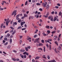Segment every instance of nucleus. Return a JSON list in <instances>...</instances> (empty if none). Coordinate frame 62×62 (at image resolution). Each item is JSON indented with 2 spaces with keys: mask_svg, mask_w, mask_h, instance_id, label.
<instances>
[{
  "mask_svg": "<svg viewBox=\"0 0 62 62\" xmlns=\"http://www.w3.org/2000/svg\"><path fill=\"white\" fill-rule=\"evenodd\" d=\"M53 20L54 19H53V18H51L50 19V21H52V22H53Z\"/></svg>",
  "mask_w": 62,
  "mask_h": 62,
  "instance_id": "35",
  "label": "nucleus"
},
{
  "mask_svg": "<svg viewBox=\"0 0 62 62\" xmlns=\"http://www.w3.org/2000/svg\"><path fill=\"white\" fill-rule=\"evenodd\" d=\"M13 25H14H14H15L14 24H15V25H17V23L16 22H15L14 23H13Z\"/></svg>",
  "mask_w": 62,
  "mask_h": 62,
  "instance_id": "18",
  "label": "nucleus"
},
{
  "mask_svg": "<svg viewBox=\"0 0 62 62\" xmlns=\"http://www.w3.org/2000/svg\"><path fill=\"white\" fill-rule=\"evenodd\" d=\"M25 51V50L23 49H21L20 50V52H22L23 53V52H24Z\"/></svg>",
  "mask_w": 62,
  "mask_h": 62,
  "instance_id": "8",
  "label": "nucleus"
},
{
  "mask_svg": "<svg viewBox=\"0 0 62 62\" xmlns=\"http://www.w3.org/2000/svg\"><path fill=\"white\" fill-rule=\"evenodd\" d=\"M39 39H40L39 38L38 39H36L35 40V41L34 40V43H36V42H37V43H38L39 42Z\"/></svg>",
  "mask_w": 62,
  "mask_h": 62,
  "instance_id": "2",
  "label": "nucleus"
},
{
  "mask_svg": "<svg viewBox=\"0 0 62 62\" xmlns=\"http://www.w3.org/2000/svg\"><path fill=\"white\" fill-rule=\"evenodd\" d=\"M24 16L25 17H27V14H24Z\"/></svg>",
  "mask_w": 62,
  "mask_h": 62,
  "instance_id": "12",
  "label": "nucleus"
},
{
  "mask_svg": "<svg viewBox=\"0 0 62 62\" xmlns=\"http://www.w3.org/2000/svg\"><path fill=\"white\" fill-rule=\"evenodd\" d=\"M44 16V17H45V18H48V17L47 16H46L45 15Z\"/></svg>",
  "mask_w": 62,
  "mask_h": 62,
  "instance_id": "62",
  "label": "nucleus"
},
{
  "mask_svg": "<svg viewBox=\"0 0 62 62\" xmlns=\"http://www.w3.org/2000/svg\"><path fill=\"white\" fill-rule=\"evenodd\" d=\"M43 48H44V52H45V47L44 46Z\"/></svg>",
  "mask_w": 62,
  "mask_h": 62,
  "instance_id": "41",
  "label": "nucleus"
},
{
  "mask_svg": "<svg viewBox=\"0 0 62 62\" xmlns=\"http://www.w3.org/2000/svg\"><path fill=\"white\" fill-rule=\"evenodd\" d=\"M62 15V13L61 12H60L59 14V16H60V15Z\"/></svg>",
  "mask_w": 62,
  "mask_h": 62,
  "instance_id": "19",
  "label": "nucleus"
},
{
  "mask_svg": "<svg viewBox=\"0 0 62 62\" xmlns=\"http://www.w3.org/2000/svg\"><path fill=\"white\" fill-rule=\"evenodd\" d=\"M15 33V31H14L12 33V35H14Z\"/></svg>",
  "mask_w": 62,
  "mask_h": 62,
  "instance_id": "39",
  "label": "nucleus"
},
{
  "mask_svg": "<svg viewBox=\"0 0 62 62\" xmlns=\"http://www.w3.org/2000/svg\"><path fill=\"white\" fill-rule=\"evenodd\" d=\"M39 10H40V11H42V8H40L39 9Z\"/></svg>",
  "mask_w": 62,
  "mask_h": 62,
  "instance_id": "43",
  "label": "nucleus"
},
{
  "mask_svg": "<svg viewBox=\"0 0 62 62\" xmlns=\"http://www.w3.org/2000/svg\"><path fill=\"white\" fill-rule=\"evenodd\" d=\"M41 41L43 43H44V40H42Z\"/></svg>",
  "mask_w": 62,
  "mask_h": 62,
  "instance_id": "25",
  "label": "nucleus"
},
{
  "mask_svg": "<svg viewBox=\"0 0 62 62\" xmlns=\"http://www.w3.org/2000/svg\"><path fill=\"white\" fill-rule=\"evenodd\" d=\"M13 30H12L10 31V33H12V32H13Z\"/></svg>",
  "mask_w": 62,
  "mask_h": 62,
  "instance_id": "57",
  "label": "nucleus"
},
{
  "mask_svg": "<svg viewBox=\"0 0 62 62\" xmlns=\"http://www.w3.org/2000/svg\"><path fill=\"white\" fill-rule=\"evenodd\" d=\"M46 8L47 9H49V5L48 4L46 6Z\"/></svg>",
  "mask_w": 62,
  "mask_h": 62,
  "instance_id": "9",
  "label": "nucleus"
},
{
  "mask_svg": "<svg viewBox=\"0 0 62 62\" xmlns=\"http://www.w3.org/2000/svg\"><path fill=\"white\" fill-rule=\"evenodd\" d=\"M13 52H14V53H17V51L15 50H13Z\"/></svg>",
  "mask_w": 62,
  "mask_h": 62,
  "instance_id": "24",
  "label": "nucleus"
},
{
  "mask_svg": "<svg viewBox=\"0 0 62 62\" xmlns=\"http://www.w3.org/2000/svg\"><path fill=\"white\" fill-rule=\"evenodd\" d=\"M21 26H22V25H23V22H21Z\"/></svg>",
  "mask_w": 62,
  "mask_h": 62,
  "instance_id": "44",
  "label": "nucleus"
},
{
  "mask_svg": "<svg viewBox=\"0 0 62 62\" xmlns=\"http://www.w3.org/2000/svg\"><path fill=\"white\" fill-rule=\"evenodd\" d=\"M9 21H7L6 22V24L7 25V26H8V23H9Z\"/></svg>",
  "mask_w": 62,
  "mask_h": 62,
  "instance_id": "7",
  "label": "nucleus"
},
{
  "mask_svg": "<svg viewBox=\"0 0 62 62\" xmlns=\"http://www.w3.org/2000/svg\"><path fill=\"white\" fill-rule=\"evenodd\" d=\"M55 8H59V7L57 6H55Z\"/></svg>",
  "mask_w": 62,
  "mask_h": 62,
  "instance_id": "46",
  "label": "nucleus"
},
{
  "mask_svg": "<svg viewBox=\"0 0 62 62\" xmlns=\"http://www.w3.org/2000/svg\"><path fill=\"white\" fill-rule=\"evenodd\" d=\"M55 33V31H53L52 32V34H54V33Z\"/></svg>",
  "mask_w": 62,
  "mask_h": 62,
  "instance_id": "45",
  "label": "nucleus"
},
{
  "mask_svg": "<svg viewBox=\"0 0 62 62\" xmlns=\"http://www.w3.org/2000/svg\"><path fill=\"white\" fill-rule=\"evenodd\" d=\"M47 58L48 59H50V56H48L47 57Z\"/></svg>",
  "mask_w": 62,
  "mask_h": 62,
  "instance_id": "49",
  "label": "nucleus"
},
{
  "mask_svg": "<svg viewBox=\"0 0 62 62\" xmlns=\"http://www.w3.org/2000/svg\"><path fill=\"white\" fill-rule=\"evenodd\" d=\"M37 36H38V35H34L33 37L34 38H36V37H37Z\"/></svg>",
  "mask_w": 62,
  "mask_h": 62,
  "instance_id": "27",
  "label": "nucleus"
},
{
  "mask_svg": "<svg viewBox=\"0 0 62 62\" xmlns=\"http://www.w3.org/2000/svg\"><path fill=\"white\" fill-rule=\"evenodd\" d=\"M8 44V42H6L4 44V45H7Z\"/></svg>",
  "mask_w": 62,
  "mask_h": 62,
  "instance_id": "38",
  "label": "nucleus"
},
{
  "mask_svg": "<svg viewBox=\"0 0 62 62\" xmlns=\"http://www.w3.org/2000/svg\"><path fill=\"white\" fill-rule=\"evenodd\" d=\"M16 12H17V11L16 10H15V11H14L12 14V15H14V14H15V13H16Z\"/></svg>",
  "mask_w": 62,
  "mask_h": 62,
  "instance_id": "5",
  "label": "nucleus"
},
{
  "mask_svg": "<svg viewBox=\"0 0 62 62\" xmlns=\"http://www.w3.org/2000/svg\"><path fill=\"white\" fill-rule=\"evenodd\" d=\"M11 47V46H10V45H9L8 47H7V49H10V48Z\"/></svg>",
  "mask_w": 62,
  "mask_h": 62,
  "instance_id": "13",
  "label": "nucleus"
},
{
  "mask_svg": "<svg viewBox=\"0 0 62 62\" xmlns=\"http://www.w3.org/2000/svg\"><path fill=\"white\" fill-rule=\"evenodd\" d=\"M36 5H37V6H38V5L40 6V4L39 3H36Z\"/></svg>",
  "mask_w": 62,
  "mask_h": 62,
  "instance_id": "23",
  "label": "nucleus"
},
{
  "mask_svg": "<svg viewBox=\"0 0 62 62\" xmlns=\"http://www.w3.org/2000/svg\"><path fill=\"white\" fill-rule=\"evenodd\" d=\"M42 34L44 36H47L46 34L45 33H43Z\"/></svg>",
  "mask_w": 62,
  "mask_h": 62,
  "instance_id": "34",
  "label": "nucleus"
},
{
  "mask_svg": "<svg viewBox=\"0 0 62 62\" xmlns=\"http://www.w3.org/2000/svg\"><path fill=\"white\" fill-rule=\"evenodd\" d=\"M27 1L25 3V6L27 5Z\"/></svg>",
  "mask_w": 62,
  "mask_h": 62,
  "instance_id": "54",
  "label": "nucleus"
},
{
  "mask_svg": "<svg viewBox=\"0 0 62 62\" xmlns=\"http://www.w3.org/2000/svg\"><path fill=\"white\" fill-rule=\"evenodd\" d=\"M26 29V28H23L22 29V30H25Z\"/></svg>",
  "mask_w": 62,
  "mask_h": 62,
  "instance_id": "53",
  "label": "nucleus"
},
{
  "mask_svg": "<svg viewBox=\"0 0 62 62\" xmlns=\"http://www.w3.org/2000/svg\"><path fill=\"white\" fill-rule=\"evenodd\" d=\"M19 15H17L16 16V18H19Z\"/></svg>",
  "mask_w": 62,
  "mask_h": 62,
  "instance_id": "60",
  "label": "nucleus"
},
{
  "mask_svg": "<svg viewBox=\"0 0 62 62\" xmlns=\"http://www.w3.org/2000/svg\"><path fill=\"white\" fill-rule=\"evenodd\" d=\"M50 29H53V27L52 26H51L50 27Z\"/></svg>",
  "mask_w": 62,
  "mask_h": 62,
  "instance_id": "58",
  "label": "nucleus"
},
{
  "mask_svg": "<svg viewBox=\"0 0 62 62\" xmlns=\"http://www.w3.org/2000/svg\"><path fill=\"white\" fill-rule=\"evenodd\" d=\"M16 59L14 58H12V60H13L14 61H16Z\"/></svg>",
  "mask_w": 62,
  "mask_h": 62,
  "instance_id": "17",
  "label": "nucleus"
},
{
  "mask_svg": "<svg viewBox=\"0 0 62 62\" xmlns=\"http://www.w3.org/2000/svg\"><path fill=\"white\" fill-rule=\"evenodd\" d=\"M9 32V31L8 30L7 31H5V33H8V32Z\"/></svg>",
  "mask_w": 62,
  "mask_h": 62,
  "instance_id": "33",
  "label": "nucleus"
},
{
  "mask_svg": "<svg viewBox=\"0 0 62 62\" xmlns=\"http://www.w3.org/2000/svg\"><path fill=\"white\" fill-rule=\"evenodd\" d=\"M57 21H58V22L59 21V19L57 18L56 17H54V21H55V20Z\"/></svg>",
  "mask_w": 62,
  "mask_h": 62,
  "instance_id": "3",
  "label": "nucleus"
},
{
  "mask_svg": "<svg viewBox=\"0 0 62 62\" xmlns=\"http://www.w3.org/2000/svg\"><path fill=\"white\" fill-rule=\"evenodd\" d=\"M46 28L47 29H50V26H46Z\"/></svg>",
  "mask_w": 62,
  "mask_h": 62,
  "instance_id": "14",
  "label": "nucleus"
},
{
  "mask_svg": "<svg viewBox=\"0 0 62 62\" xmlns=\"http://www.w3.org/2000/svg\"><path fill=\"white\" fill-rule=\"evenodd\" d=\"M22 28V27L21 26L19 27L17 29H21Z\"/></svg>",
  "mask_w": 62,
  "mask_h": 62,
  "instance_id": "32",
  "label": "nucleus"
},
{
  "mask_svg": "<svg viewBox=\"0 0 62 62\" xmlns=\"http://www.w3.org/2000/svg\"><path fill=\"white\" fill-rule=\"evenodd\" d=\"M27 48H28V49H30V48H31V47L30 46H29L27 47Z\"/></svg>",
  "mask_w": 62,
  "mask_h": 62,
  "instance_id": "50",
  "label": "nucleus"
},
{
  "mask_svg": "<svg viewBox=\"0 0 62 62\" xmlns=\"http://www.w3.org/2000/svg\"><path fill=\"white\" fill-rule=\"evenodd\" d=\"M25 49L26 51H28V48L27 47H25Z\"/></svg>",
  "mask_w": 62,
  "mask_h": 62,
  "instance_id": "26",
  "label": "nucleus"
},
{
  "mask_svg": "<svg viewBox=\"0 0 62 62\" xmlns=\"http://www.w3.org/2000/svg\"><path fill=\"white\" fill-rule=\"evenodd\" d=\"M31 39V38H27V40H29V39Z\"/></svg>",
  "mask_w": 62,
  "mask_h": 62,
  "instance_id": "52",
  "label": "nucleus"
},
{
  "mask_svg": "<svg viewBox=\"0 0 62 62\" xmlns=\"http://www.w3.org/2000/svg\"><path fill=\"white\" fill-rule=\"evenodd\" d=\"M10 28H11L12 29V30H14V28L12 26H10Z\"/></svg>",
  "mask_w": 62,
  "mask_h": 62,
  "instance_id": "21",
  "label": "nucleus"
},
{
  "mask_svg": "<svg viewBox=\"0 0 62 62\" xmlns=\"http://www.w3.org/2000/svg\"><path fill=\"white\" fill-rule=\"evenodd\" d=\"M9 42H10V44H11V43H12V39H10Z\"/></svg>",
  "mask_w": 62,
  "mask_h": 62,
  "instance_id": "11",
  "label": "nucleus"
},
{
  "mask_svg": "<svg viewBox=\"0 0 62 62\" xmlns=\"http://www.w3.org/2000/svg\"><path fill=\"white\" fill-rule=\"evenodd\" d=\"M21 19H20L18 21V22L20 23V22H21Z\"/></svg>",
  "mask_w": 62,
  "mask_h": 62,
  "instance_id": "36",
  "label": "nucleus"
},
{
  "mask_svg": "<svg viewBox=\"0 0 62 62\" xmlns=\"http://www.w3.org/2000/svg\"><path fill=\"white\" fill-rule=\"evenodd\" d=\"M47 32L48 34H50V31L49 30H48L47 31Z\"/></svg>",
  "mask_w": 62,
  "mask_h": 62,
  "instance_id": "30",
  "label": "nucleus"
},
{
  "mask_svg": "<svg viewBox=\"0 0 62 62\" xmlns=\"http://www.w3.org/2000/svg\"><path fill=\"white\" fill-rule=\"evenodd\" d=\"M39 46H43V44L41 43H39Z\"/></svg>",
  "mask_w": 62,
  "mask_h": 62,
  "instance_id": "15",
  "label": "nucleus"
},
{
  "mask_svg": "<svg viewBox=\"0 0 62 62\" xmlns=\"http://www.w3.org/2000/svg\"><path fill=\"white\" fill-rule=\"evenodd\" d=\"M21 56L22 57V58H23V57H24V56H23V55H21Z\"/></svg>",
  "mask_w": 62,
  "mask_h": 62,
  "instance_id": "51",
  "label": "nucleus"
},
{
  "mask_svg": "<svg viewBox=\"0 0 62 62\" xmlns=\"http://www.w3.org/2000/svg\"><path fill=\"white\" fill-rule=\"evenodd\" d=\"M47 62H56V61H55V60H51V61H50Z\"/></svg>",
  "mask_w": 62,
  "mask_h": 62,
  "instance_id": "4",
  "label": "nucleus"
},
{
  "mask_svg": "<svg viewBox=\"0 0 62 62\" xmlns=\"http://www.w3.org/2000/svg\"><path fill=\"white\" fill-rule=\"evenodd\" d=\"M3 43H5L6 42V41L4 40H3Z\"/></svg>",
  "mask_w": 62,
  "mask_h": 62,
  "instance_id": "56",
  "label": "nucleus"
},
{
  "mask_svg": "<svg viewBox=\"0 0 62 62\" xmlns=\"http://www.w3.org/2000/svg\"><path fill=\"white\" fill-rule=\"evenodd\" d=\"M23 54H28L29 53H27V52H25L23 53Z\"/></svg>",
  "mask_w": 62,
  "mask_h": 62,
  "instance_id": "10",
  "label": "nucleus"
},
{
  "mask_svg": "<svg viewBox=\"0 0 62 62\" xmlns=\"http://www.w3.org/2000/svg\"><path fill=\"white\" fill-rule=\"evenodd\" d=\"M45 55H44L43 56V57L44 58H45V59H46V57L45 56Z\"/></svg>",
  "mask_w": 62,
  "mask_h": 62,
  "instance_id": "22",
  "label": "nucleus"
},
{
  "mask_svg": "<svg viewBox=\"0 0 62 62\" xmlns=\"http://www.w3.org/2000/svg\"><path fill=\"white\" fill-rule=\"evenodd\" d=\"M48 40H49V41H51L52 40L51 39H48Z\"/></svg>",
  "mask_w": 62,
  "mask_h": 62,
  "instance_id": "37",
  "label": "nucleus"
},
{
  "mask_svg": "<svg viewBox=\"0 0 62 62\" xmlns=\"http://www.w3.org/2000/svg\"><path fill=\"white\" fill-rule=\"evenodd\" d=\"M19 59L17 58L16 59V61H19Z\"/></svg>",
  "mask_w": 62,
  "mask_h": 62,
  "instance_id": "48",
  "label": "nucleus"
},
{
  "mask_svg": "<svg viewBox=\"0 0 62 62\" xmlns=\"http://www.w3.org/2000/svg\"><path fill=\"white\" fill-rule=\"evenodd\" d=\"M47 4V2H46L45 3H42V6L43 7H46V5Z\"/></svg>",
  "mask_w": 62,
  "mask_h": 62,
  "instance_id": "1",
  "label": "nucleus"
},
{
  "mask_svg": "<svg viewBox=\"0 0 62 62\" xmlns=\"http://www.w3.org/2000/svg\"><path fill=\"white\" fill-rule=\"evenodd\" d=\"M57 36H56V37L54 38V40H56V39H57Z\"/></svg>",
  "mask_w": 62,
  "mask_h": 62,
  "instance_id": "40",
  "label": "nucleus"
},
{
  "mask_svg": "<svg viewBox=\"0 0 62 62\" xmlns=\"http://www.w3.org/2000/svg\"><path fill=\"white\" fill-rule=\"evenodd\" d=\"M51 16H49V17H48V19H49V20H50V19H51Z\"/></svg>",
  "mask_w": 62,
  "mask_h": 62,
  "instance_id": "47",
  "label": "nucleus"
},
{
  "mask_svg": "<svg viewBox=\"0 0 62 62\" xmlns=\"http://www.w3.org/2000/svg\"><path fill=\"white\" fill-rule=\"evenodd\" d=\"M4 40H6V41H7V39H7V38H4Z\"/></svg>",
  "mask_w": 62,
  "mask_h": 62,
  "instance_id": "31",
  "label": "nucleus"
},
{
  "mask_svg": "<svg viewBox=\"0 0 62 62\" xmlns=\"http://www.w3.org/2000/svg\"><path fill=\"white\" fill-rule=\"evenodd\" d=\"M32 62H35V60L34 59H33L32 60Z\"/></svg>",
  "mask_w": 62,
  "mask_h": 62,
  "instance_id": "63",
  "label": "nucleus"
},
{
  "mask_svg": "<svg viewBox=\"0 0 62 62\" xmlns=\"http://www.w3.org/2000/svg\"><path fill=\"white\" fill-rule=\"evenodd\" d=\"M40 58V57L37 56L35 58V59H36V60H37V59H39V58Z\"/></svg>",
  "mask_w": 62,
  "mask_h": 62,
  "instance_id": "6",
  "label": "nucleus"
},
{
  "mask_svg": "<svg viewBox=\"0 0 62 62\" xmlns=\"http://www.w3.org/2000/svg\"><path fill=\"white\" fill-rule=\"evenodd\" d=\"M24 27H26H26H27V25H26V24H25Z\"/></svg>",
  "mask_w": 62,
  "mask_h": 62,
  "instance_id": "64",
  "label": "nucleus"
},
{
  "mask_svg": "<svg viewBox=\"0 0 62 62\" xmlns=\"http://www.w3.org/2000/svg\"><path fill=\"white\" fill-rule=\"evenodd\" d=\"M38 11H35V14H37V13H38Z\"/></svg>",
  "mask_w": 62,
  "mask_h": 62,
  "instance_id": "59",
  "label": "nucleus"
},
{
  "mask_svg": "<svg viewBox=\"0 0 62 62\" xmlns=\"http://www.w3.org/2000/svg\"><path fill=\"white\" fill-rule=\"evenodd\" d=\"M3 36H2L0 38V40H1L2 39V38H3Z\"/></svg>",
  "mask_w": 62,
  "mask_h": 62,
  "instance_id": "29",
  "label": "nucleus"
},
{
  "mask_svg": "<svg viewBox=\"0 0 62 62\" xmlns=\"http://www.w3.org/2000/svg\"><path fill=\"white\" fill-rule=\"evenodd\" d=\"M54 51L55 53H58L57 51V50H56V48H55Z\"/></svg>",
  "mask_w": 62,
  "mask_h": 62,
  "instance_id": "20",
  "label": "nucleus"
},
{
  "mask_svg": "<svg viewBox=\"0 0 62 62\" xmlns=\"http://www.w3.org/2000/svg\"><path fill=\"white\" fill-rule=\"evenodd\" d=\"M57 49L58 50H60V51L61 50V46H60L59 47H58L57 48Z\"/></svg>",
  "mask_w": 62,
  "mask_h": 62,
  "instance_id": "16",
  "label": "nucleus"
},
{
  "mask_svg": "<svg viewBox=\"0 0 62 62\" xmlns=\"http://www.w3.org/2000/svg\"><path fill=\"white\" fill-rule=\"evenodd\" d=\"M16 19L17 20H19L20 19V18L19 17H16Z\"/></svg>",
  "mask_w": 62,
  "mask_h": 62,
  "instance_id": "61",
  "label": "nucleus"
},
{
  "mask_svg": "<svg viewBox=\"0 0 62 62\" xmlns=\"http://www.w3.org/2000/svg\"><path fill=\"white\" fill-rule=\"evenodd\" d=\"M57 6H58L60 7V4L59 3H58L57 4Z\"/></svg>",
  "mask_w": 62,
  "mask_h": 62,
  "instance_id": "55",
  "label": "nucleus"
},
{
  "mask_svg": "<svg viewBox=\"0 0 62 62\" xmlns=\"http://www.w3.org/2000/svg\"><path fill=\"white\" fill-rule=\"evenodd\" d=\"M38 50H41V51H42L43 50L41 48H38Z\"/></svg>",
  "mask_w": 62,
  "mask_h": 62,
  "instance_id": "42",
  "label": "nucleus"
},
{
  "mask_svg": "<svg viewBox=\"0 0 62 62\" xmlns=\"http://www.w3.org/2000/svg\"><path fill=\"white\" fill-rule=\"evenodd\" d=\"M10 36V34H9V33H8L7 36L8 37H9Z\"/></svg>",
  "mask_w": 62,
  "mask_h": 62,
  "instance_id": "28",
  "label": "nucleus"
}]
</instances>
